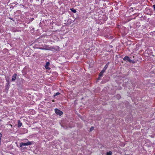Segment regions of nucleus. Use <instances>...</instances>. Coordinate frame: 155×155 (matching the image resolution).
<instances>
[{
  "instance_id": "obj_1",
  "label": "nucleus",
  "mask_w": 155,
  "mask_h": 155,
  "mask_svg": "<svg viewBox=\"0 0 155 155\" xmlns=\"http://www.w3.org/2000/svg\"><path fill=\"white\" fill-rule=\"evenodd\" d=\"M123 60L126 62H129L130 63H132L134 64L135 63V62L134 61H133L130 59V58L127 56H125L123 58Z\"/></svg>"
},
{
  "instance_id": "obj_2",
  "label": "nucleus",
  "mask_w": 155,
  "mask_h": 155,
  "mask_svg": "<svg viewBox=\"0 0 155 155\" xmlns=\"http://www.w3.org/2000/svg\"><path fill=\"white\" fill-rule=\"evenodd\" d=\"M33 142H30V141H28L27 143H20L19 146L20 147H23L24 146H28L29 145H31L33 144L32 143Z\"/></svg>"
},
{
  "instance_id": "obj_3",
  "label": "nucleus",
  "mask_w": 155,
  "mask_h": 155,
  "mask_svg": "<svg viewBox=\"0 0 155 155\" xmlns=\"http://www.w3.org/2000/svg\"><path fill=\"white\" fill-rule=\"evenodd\" d=\"M54 111L55 113L58 115L61 116L63 114V112L58 109H55Z\"/></svg>"
},
{
  "instance_id": "obj_4",
  "label": "nucleus",
  "mask_w": 155,
  "mask_h": 155,
  "mask_svg": "<svg viewBox=\"0 0 155 155\" xmlns=\"http://www.w3.org/2000/svg\"><path fill=\"white\" fill-rule=\"evenodd\" d=\"M49 64H50V63L49 62H47L46 63L45 65V67L46 69H50V68L48 67V66H49Z\"/></svg>"
},
{
  "instance_id": "obj_5",
  "label": "nucleus",
  "mask_w": 155,
  "mask_h": 155,
  "mask_svg": "<svg viewBox=\"0 0 155 155\" xmlns=\"http://www.w3.org/2000/svg\"><path fill=\"white\" fill-rule=\"evenodd\" d=\"M17 74H14L12 76V81H15L16 79V77Z\"/></svg>"
},
{
  "instance_id": "obj_6",
  "label": "nucleus",
  "mask_w": 155,
  "mask_h": 155,
  "mask_svg": "<svg viewBox=\"0 0 155 155\" xmlns=\"http://www.w3.org/2000/svg\"><path fill=\"white\" fill-rule=\"evenodd\" d=\"M109 62H108L105 65V66L103 68V69L104 70H105V71L107 68L108 67V66L109 65Z\"/></svg>"
},
{
  "instance_id": "obj_7",
  "label": "nucleus",
  "mask_w": 155,
  "mask_h": 155,
  "mask_svg": "<svg viewBox=\"0 0 155 155\" xmlns=\"http://www.w3.org/2000/svg\"><path fill=\"white\" fill-rule=\"evenodd\" d=\"M22 124L21 122V121L20 120H18V127H20L22 125Z\"/></svg>"
},
{
  "instance_id": "obj_8",
  "label": "nucleus",
  "mask_w": 155,
  "mask_h": 155,
  "mask_svg": "<svg viewBox=\"0 0 155 155\" xmlns=\"http://www.w3.org/2000/svg\"><path fill=\"white\" fill-rule=\"evenodd\" d=\"M103 74V73L101 72L99 74V77H98V79L99 80L100 79V78L102 77Z\"/></svg>"
},
{
  "instance_id": "obj_9",
  "label": "nucleus",
  "mask_w": 155,
  "mask_h": 155,
  "mask_svg": "<svg viewBox=\"0 0 155 155\" xmlns=\"http://www.w3.org/2000/svg\"><path fill=\"white\" fill-rule=\"evenodd\" d=\"M71 10L72 11V12L74 13H75L76 12V10L75 9H74L73 8L71 9Z\"/></svg>"
},
{
  "instance_id": "obj_10",
  "label": "nucleus",
  "mask_w": 155,
  "mask_h": 155,
  "mask_svg": "<svg viewBox=\"0 0 155 155\" xmlns=\"http://www.w3.org/2000/svg\"><path fill=\"white\" fill-rule=\"evenodd\" d=\"M112 152L111 151H110L107 153L106 155H112Z\"/></svg>"
},
{
  "instance_id": "obj_11",
  "label": "nucleus",
  "mask_w": 155,
  "mask_h": 155,
  "mask_svg": "<svg viewBox=\"0 0 155 155\" xmlns=\"http://www.w3.org/2000/svg\"><path fill=\"white\" fill-rule=\"evenodd\" d=\"M60 94V93L59 92H57L54 95V96L55 97L56 96L58 95H59Z\"/></svg>"
},
{
  "instance_id": "obj_12",
  "label": "nucleus",
  "mask_w": 155,
  "mask_h": 155,
  "mask_svg": "<svg viewBox=\"0 0 155 155\" xmlns=\"http://www.w3.org/2000/svg\"><path fill=\"white\" fill-rule=\"evenodd\" d=\"M94 127H91V128H90V131H91L92 130H93L94 129Z\"/></svg>"
},
{
  "instance_id": "obj_13",
  "label": "nucleus",
  "mask_w": 155,
  "mask_h": 155,
  "mask_svg": "<svg viewBox=\"0 0 155 155\" xmlns=\"http://www.w3.org/2000/svg\"><path fill=\"white\" fill-rule=\"evenodd\" d=\"M39 49H41V50H47L48 49H47V48H42V47L40 48Z\"/></svg>"
},
{
  "instance_id": "obj_14",
  "label": "nucleus",
  "mask_w": 155,
  "mask_h": 155,
  "mask_svg": "<svg viewBox=\"0 0 155 155\" xmlns=\"http://www.w3.org/2000/svg\"><path fill=\"white\" fill-rule=\"evenodd\" d=\"M105 71V70L103 69L101 71V72L103 73H104Z\"/></svg>"
},
{
  "instance_id": "obj_15",
  "label": "nucleus",
  "mask_w": 155,
  "mask_h": 155,
  "mask_svg": "<svg viewBox=\"0 0 155 155\" xmlns=\"http://www.w3.org/2000/svg\"><path fill=\"white\" fill-rule=\"evenodd\" d=\"M153 8L154 10H155V5H153Z\"/></svg>"
},
{
  "instance_id": "obj_16",
  "label": "nucleus",
  "mask_w": 155,
  "mask_h": 155,
  "mask_svg": "<svg viewBox=\"0 0 155 155\" xmlns=\"http://www.w3.org/2000/svg\"><path fill=\"white\" fill-rule=\"evenodd\" d=\"M2 135V134L1 133H0V138H1Z\"/></svg>"
},
{
  "instance_id": "obj_17",
  "label": "nucleus",
  "mask_w": 155,
  "mask_h": 155,
  "mask_svg": "<svg viewBox=\"0 0 155 155\" xmlns=\"http://www.w3.org/2000/svg\"><path fill=\"white\" fill-rule=\"evenodd\" d=\"M130 10H131L132 11H133V8L131 7L130 8Z\"/></svg>"
},
{
  "instance_id": "obj_18",
  "label": "nucleus",
  "mask_w": 155,
  "mask_h": 155,
  "mask_svg": "<svg viewBox=\"0 0 155 155\" xmlns=\"http://www.w3.org/2000/svg\"><path fill=\"white\" fill-rule=\"evenodd\" d=\"M9 18L10 19L12 20H13V21H14V20H13V18Z\"/></svg>"
},
{
  "instance_id": "obj_19",
  "label": "nucleus",
  "mask_w": 155,
  "mask_h": 155,
  "mask_svg": "<svg viewBox=\"0 0 155 155\" xmlns=\"http://www.w3.org/2000/svg\"><path fill=\"white\" fill-rule=\"evenodd\" d=\"M1 138H0V143L1 142Z\"/></svg>"
},
{
  "instance_id": "obj_20",
  "label": "nucleus",
  "mask_w": 155,
  "mask_h": 155,
  "mask_svg": "<svg viewBox=\"0 0 155 155\" xmlns=\"http://www.w3.org/2000/svg\"><path fill=\"white\" fill-rule=\"evenodd\" d=\"M53 101V102H54V101L53 100V101Z\"/></svg>"
}]
</instances>
